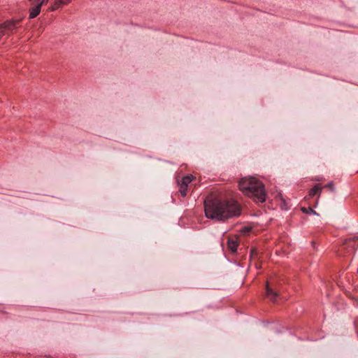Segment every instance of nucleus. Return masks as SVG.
<instances>
[{
	"label": "nucleus",
	"instance_id": "1",
	"mask_svg": "<svg viewBox=\"0 0 358 358\" xmlns=\"http://www.w3.org/2000/svg\"><path fill=\"white\" fill-rule=\"evenodd\" d=\"M206 217L217 222H225L229 218L241 215V208L234 199L210 196L204 201Z\"/></svg>",
	"mask_w": 358,
	"mask_h": 358
},
{
	"label": "nucleus",
	"instance_id": "2",
	"mask_svg": "<svg viewBox=\"0 0 358 358\" xmlns=\"http://www.w3.org/2000/svg\"><path fill=\"white\" fill-rule=\"evenodd\" d=\"M238 188L248 196H251L255 201L264 203L266 199L265 187L262 181L255 177L243 178L238 182Z\"/></svg>",
	"mask_w": 358,
	"mask_h": 358
},
{
	"label": "nucleus",
	"instance_id": "3",
	"mask_svg": "<svg viewBox=\"0 0 358 358\" xmlns=\"http://www.w3.org/2000/svg\"><path fill=\"white\" fill-rule=\"evenodd\" d=\"M21 20H6L3 23L0 24V39L6 34H10L15 29L18 28Z\"/></svg>",
	"mask_w": 358,
	"mask_h": 358
},
{
	"label": "nucleus",
	"instance_id": "4",
	"mask_svg": "<svg viewBox=\"0 0 358 358\" xmlns=\"http://www.w3.org/2000/svg\"><path fill=\"white\" fill-rule=\"evenodd\" d=\"M43 6V2L41 0H37V4H35L32 8L29 9V18L34 19V17H37L39 15L41 7Z\"/></svg>",
	"mask_w": 358,
	"mask_h": 358
},
{
	"label": "nucleus",
	"instance_id": "5",
	"mask_svg": "<svg viewBox=\"0 0 358 358\" xmlns=\"http://www.w3.org/2000/svg\"><path fill=\"white\" fill-rule=\"evenodd\" d=\"M266 295L270 299V301H276L277 297L278 296L279 294L277 292H275V290L272 289V288L270 287L268 284H266Z\"/></svg>",
	"mask_w": 358,
	"mask_h": 358
},
{
	"label": "nucleus",
	"instance_id": "6",
	"mask_svg": "<svg viewBox=\"0 0 358 358\" xmlns=\"http://www.w3.org/2000/svg\"><path fill=\"white\" fill-rule=\"evenodd\" d=\"M227 245L231 252H236L238 250V241L234 238H229L227 240Z\"/></svg>",
	"mask_w": 358,
	"mask_h": 358
},
{
	"label": "nucleus",
	"instance_id": "7",
	"mask_svg": "<svg viewBox=\"0 0 358 358\" xmlns=\"http://www.w3.org/2000/svg\"><path fill=\"white\" fill-rule=\"evenodd\" d=\"M321 192V187L319 185V183H317L310 190H309V195L310 196H314V195L320 194Z\"/></svg>",
	"mask_w": 358,
	"mask_h": 358
},
{
	"label": "nucleus",
	"instance_id": "8",
	"mask_svg": "<svg viewBox=\"0 0 358 358\" xmlns=\"http://www.w3.org/2000/svg\"><path fill=\"white\" fill-rule=\"evenodd\" d=\"M179 183V185H180V189H179V192L181 194L182 196H186V195L187 194V191H188V189H187L185 183H183L182 179H181V182H178Z\"/></svg>",
	"mask_w": 358,
	"mask_h": 358
},
{
	"label": "nucleus",
	"instance_id": "9",
	"mask_svg": "<svg viewBox=\"0 0 358 358\" xmlns=\"http://www.w3.org/2000/svg\"><path fill=\"white\" fill-rule=\"evenodd\" d=\"M193 179L194 176H192V175H187L186 176L182 177V180L185 185L186 187L188 188L189 184L191 183Z\"/></svg>",
	"mask_w": 358,
	"mask_h": 358
},
{
	"label": "nucleus",
	"instance_id": "10",
	"mask_svg": "<svg viewBox=\"0 0 358 358\" xmlns=\"http://www.w3.org/2000/svg\"><path fill=\"white\" fill-rule=\"evenodd\" d=\"M65 4L64 0H55V3L52 5L50 10H56V9L59 8L60 5Z\"/></svg>",
	"mask_w": 358,
	"mask_h": 358
},
{
	"label": "nucleus",
	"instance_id": "11",
	"mask_svg": "<svg viewBox=\"0 0 358 358\" xmlns=\"http://www.w3.org/2000/svg\"><path fill=\"white\" fill-rule=\"evenodd\" d=\"M65 4L64 0H55V3L52 5L50 10H56V9L59 8L60 5Z\"/></svg>",
	"mask_w": 358,
	"mask_h": 358
},
{
	"label": "nucleus",
	"instance_id": "12",
	"mask_svg": "<svg viewBox=\"0 0 358 358\" xmlns=\"http://www.w3.org/2000/svg\"><path fill=\"white\" fill-rule=\"evenodd\" d=\"M301 210L305 213H310L315 214V215H319V213L314 210V209L311 208V207H302Z\"/></svg>",
	"mask_w": 358,
	"mask_h": 358
},
{
	"label": "nucleus",
	"instance_id": "13",
	"mask_svg": "<svg viewBox=\"0 0 358 358\" xmlns=\"http://www.w3.org/2000/svg\"><path fill=\"white\" fill-rule=\"evenodd\" d=\"M31 2L32 4L35 5L37 4V0H29Z\"/></svg>",
	"mask_w": 358,
	"mask_h": 358
},
{
	"label": "nucleus",
	"instance_id": "14",
	"mask_svg": "<svg viewBox=\"0 0 358 358\" xmlns=\"http://www.w3.org/2000/svg\"><path fill=\"white\" fill-rule=\"evenodd\" d=\"M49 0H41V2H42L43 4H45V3L48 2Z\"/></svg>",
	"mask_w": 358,
	"mask_h": 358
},
{
	"label": "nucleus",
	"instance_id": "15",
	"mask_svg": "<svg viewBox=\"0 0 358 358\" xmlns=\"http://www.w3.org/2000/svg\"><path fill=\"white\" fill-rule=\"evenodd\" d=\"M326 186H329V187H332L333 183L332 182H329Z\"/></svg>",
	"mask_w": 358,
	"mask_h": 358
},
{
	"label": "nucleus",
	"instance_id": "16",
	"mask_svg": "<svg viewBox=\"0 0 358 358\" xmlns=\"http://www.w3.org/2000/svg\"><path fill=\"white\" fill-rule=\"evenodd\" d=\"M70 1H71V0H64L65 4H67V3H69Z\"/></svg>",
	"mask_w": 358,
	"mask_h": 358
},
{
	"label": "nucleus",
	"instance_id": "17",
	"mask_svg": "<svg viewBox=\"0 0 358 358\" xmlns=\"http://www.w3.org/2000/svg\"><path fill=\"white\" fill-rule=\"evenodd\" d=\"M256 252V251H255V250H251V255H253V254H254V252Z\"/></svg>",
	"mask_w": 358,
	"mask_h": 358
},
{
	"label": "nucleus",
	"instance_id": "18",
	"mask_svg": "<svg viewBox=\"0 0 358 358\" xmlns=\"http://www.w3.org/2000/svg\"><path fill=\"white\" fill-rule=\"evenodd\" d=\"M357 273H358V268H357Z\"/></svg>",
	"mask_w": 358,
	"mask_h": 358
}]
</instances>
